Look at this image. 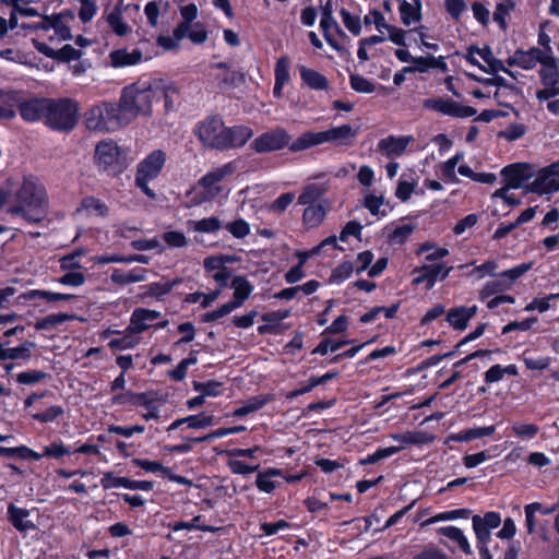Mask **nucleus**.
I'll list each match as a JSON object with an SVG mask.
<instances>
[{"label":"nucleus","mask_w":559,"mask_h":559,"mask_svg":"<svg viewBox=\"0 0 559 559\" xmlns=\"http://www.w3.org/2000/svg\"><path fill=\"white\" fill-rule=\"evenodd\" d=\"M289 140L290 136L284 129H275L254 139L251 148L257 153L277 151L286 146Z\"/></svg>","instance_id":"15"},{"label":"nucleus","mask_w":559,"mask_h":559,"mask_svg":"<svg viewBox=\"0 0 559 559\" xmlns=\"http://www.w3.org/2000/svg\"><path fill=\"white\" fill-rule=\"evenodd\" d=\"M364 22H365L366 25L374 24L376 28L379 32H382L389 25L385 22L384 16L382 15V13L379 12L378 10L371 11L368 15H366L364 17Z\"/></svg>","instance_id":"62"},{"label":"nucleus","mask_w":559,"mask_h":559,"mask_svg":"<svg viewBox=\"0 0 559 559\" xmlns=\"http://www.w3.org/2000/svg\"><path fill=\"white\" fill-rule=\"evenodd\" d=\"M350 86L359 93H372L374 91L373 84L358 74L350 75Z\"/></svg>","instance_id":"53"},{"label":"nucleus","mask_w":559,"mask_h":559,"mask_svg":"<svg viewBox=\"0 0 559 559\" xmlns=\"http://www.w3.org/2000/svg\"><path fill=\"white\" fill-rule=\"evenodd\" d=\"M348 342H337V341H333L331 338H324L323 341H321L319 343V345L316 347V349L313 352L321 354V355H326L330 352H336L337 349H340L342 346H344Z\"/></svg>","instance_id":"57"},{"label":"nucleus","mask_w":559,"mask_h":559,"mask_svg":"<svg viewBox=\"0 0 559 559\" xmlns=\"http://www.w3.org/2000/svg\"><path fill=\"white\" fill-rule=\"evenodd\" d=\"M197 135L204 146L224 151L243 146L253 136V131L247 126L226 127L215 116L199 124Z\"/></svg>","instance_id":"2"},{"label":"nucleus","mask_w":559,"mask_h":559,"mask_svg":"<svg viewBox=\"0 0 559 559\" xmlns=\"http://www.w3.org/2000/svg\"><path fill=\"white\" fill-rule=\"evenodd\" d=\"M447 556L435 546H428L412 559H444Z\"/></svg>","instance_id":"64"},{"label":"nucleus","mask_w":559,"mask_h":559,"mask_svg":"<svg viewBox=\"0 0 559 559\" xmlns=\"http://www.w3.org/2000/svg\"><path fill=\"white\" fill-rule=\"evenodd\" d=\"M300 78L305 84H307L312 90H326L329 86V81L324 75L319 73L316 70L308 69L305 66H299Z\"/></svg>","instance_id":"28"},{"label":"nucleus","mask_w":559,"mask_h":559,"mask_svg":"<svg viewBox=\"0 0 559 559\" xmlns=\"http://www.w3.org/2000/svg\"><path fill=\"white\" fill-rule=\"evenodd\" d=\"M64 13L48 16V32H53L52 35H49V40H69L72 38L71 29L64 22Z\"/></svg>","instance_id":"23"},{"label":"nucleus","mask_w":559,"mask_h":559,"mask_svg":"<svg viewBox=\"0 0 559 559\" xmlns=\"http://www.w3.org/2000/svg\"><path fill=\"white\" fill-rule=\"evenodd\" d=\"M413 141L414 138L412 135H389L379 141L378 150L386 157L400 156L405 152L407 145Z\"/></svg>","instance_id":"18"},{"label":"nucleus","mask_w":559,"mask_h":559,"mask_svg":"<svg viewBox=\"0 0 559 559\" xmlns=\"http://www.w3.org/2000/svg\"><path fill=\"white\" fill-rule=\"evenodd\" d=\"M36 297L44 298V299H46L48 301H60V300H68L72 296L71 295H67V294L51 293V292L38 290V289L31 290L27 294V298L28 299H34Z\"/></svg>","instance_id":"52"},{"label":"nucleus","mask_w":559,"mask_h":559,"mask_svg":"<svg viewBox=\"0 0 559 559\" xmlns=\"http://www.w3.org/2000/svg\"><path fill=\"white\" fill-rule=\"evenodd\" d=\"M84 124L92 131H114L126 124L123 112L120 109L119 103L112 104L103 102L88 108L84 114Z\"/></svg>","instance_id":"5"},{"label":"nucleus","mask_w":559,"mask_h":559,"mask_svg":"<svg viewBox=\"0 0 559 559\" xmlns=\"http://www.w3.org/2000/svg\"><path fill=\"white\" fill-rule=\"evenodd\" d=\"M97 166L109 175H117L121 171V154L114 141H102L95 150Z\"/></svg>","instance_id":"9"},{"label":"nucleus","mask_w":559,"mask_h":559,"mask_svg":"<svg viewBox=\"0 0 559 559\" xmlns=\"http://www.w3.org/2000/svg\"><path fill=\"white\" fill-rule=\"evenodd\" d=\"M530 191L538 194L559 191V160L538 171L530 186Z\"/></svg>","instance_id":"14"},{"label":"nucleus","mask_w":559,"mask_h":559,"mask_svg":"<svg viewBox=\"0 0 559 559\" xmlns=\"http://www.w3.org/2000/svg\"><path fill=\"white\" fill-rule=\"evenodd\" d=\"M162 239L169 248H185L189 243L186 235L178 230L165 231Z\"/></svg>","instance_id":"41"},{"label":"nucleus","mask_w":559,"mask_h":559,"mask_svg":"<svg viewBox=\"0 0 559 559\" xmlns=\"http://www.w3.org/2000/svg\"><path fill=\"white\" fill-rule=\"evenodd\" d=\"M230 286L234 289V300L231 301L239 308L251 295L253 286L245 276H236Z\"/></svg>","instance_id":"27"},{"label":"nucleus","mask_w":559,"mask_h":559,"mask_svg":"<svg viewBox=\"0 0 559 559\" xmlns=\"http://www.w3.org/2000/svg\"><path fill=\"white\" fill-rule=\"evenodd\" d=\"M400 13L402 22L407 26L418 22L420 19L419 3L413 4L405 0L401 1Z\"/></svg>","instance_id":"33"},{"label":"nucleus","mask_w":559,"mask_h":559,"mask_svg":"<svg viewBox=\"0 0 559 559\" xmlns=\"http://www.w3.org/2000/svg\"><path fill=\"white\" fill-rule=\"evenodd\" d=\"M236 170V162L226 163L205 174L199 180V186L204 189L209 198H215L222 192V187L219 186V182L223 181L226 177L231 176Z\"/></svg>","instance_id":"12"},{"label":"nucleus","mask_w":559,"mask_h":559,"mask_svg":"<svg viewBox=\"0 0 559 559\" xmlns=\"http://www.w3.org/2000/svg\"><path fill=\"white\" fill-rule=\"evenodd\" d=\"M0 98L7 105V108L14 109V106L19 107V104L23 102L22 94L16 91H0Z\"/></svg>","instance_id":"61"},{"label":"nucleus","mask_w":559,"mask_h":559,"mask_svg":"<svg viewBox=\"0 0 559 559\" xmlns=\"http://www.w3.org/2000/svg\"><path fill=\"white\" fill-rule=\"evenodd\" d=\"M312 146L311 132H305L290 144L289 150L293 152H299Z\"/></svg>","instance_id":"63"},{"label":"nucleus","mask_w":559,"mask_h":559,"mask_svg":"<svg viewBox=\"0 0 559 559\" xmlns=\"http://www.w3.org/2000/svg\"><path fill=\"white\" fill-rule=\"evenodd\" d=\"M143 58L142 51L140 49H133L131 51L127 49H117L112 50L109 53V61L114 68H122L134 66L141 62Z\"/></svg>","instance_id":"22"},{"label":"nucleus","mask_w":559,"mask_h":559,"mask_svg":"<svg viewBox=\"0 0 559 559\" xmlns=\"http://www.w3.org/2000/svg\"><path fill=\"white\" fill-rule=\"evenodd\" d=\"M535 97L539 106L545 105L550 114L559 116V72L540 82Z\"/></svg>","instance_id":"11"},{"label":"nucleus","mask_w":559,"mask_h":559,"mask_svg":"<svg viewBox=\"0 0 559 559\" xmlns=\"http://www.w3.org/2000/svg\"><path fill=\"white\" fill-rule=\"evenodd\" d=\"M423 106L427 109L455 118H468L477 112L475 108L461 105L450 98H427L424 100Z\"/></svg>","instance_id":"13"},{"label":"nucleus","mask_w":559,"mask_h":559,"mask_svg":"<svg viewBox=\"0 0 559 559\" xmlns=\"http://www.w3.org/2000/svg\"><path fill=\"white\" fill-rule=\"evenodd\" d=\"M182 424H187L190 428L193 429L206 428L214 424V417L212 415H201L179 418L169 426L168 430H175Z\"/></svg>","instance_id":"29"},{"label":"nucleus","mask_w":559,"mask_h":559,"mask_svg":"<svg viewBox=\"0 0 559 559\" xmlns=\"http://www.w3.org/2000/svg\"><path fill=\"white\" fill-rule=\"evenodd\" d=\"M341 16L345 27L355 36L361 32L360 17L358 15L350 14L346 9L341 10Z\"/></svg>","instance_id":"46"},{"label":"nucleus","mask_w":559,"mask_h":559,"mask_svg":"<svg viewBox=\"0 0 559 559\" xmlns=\"http://www.w3.org/2000/svg\"><path fill=\"white\" fill-rule=\"evenodd\" d=\"M210 76L215 82L219 91H228L230 88L240 86L245 83V73L237 70H231L227 62H217L211 64Z\"/></svg>","instance_id":"10"},{"label":"nucleus","mask_w":559,"mask_h":559,"mask_svg":"<svg viewBox=\"0 0 559 559\" xmlns=\"http://www.w3.org/2000/svg\"><path fill=\"white\" fill-rule=\"evenodd\" d=\"M73 318V316L67 313L50 314L36 323L37 330L48 329L49 326L61 324Z\"/></svg>","instance_id":"48"},{"label":"nucleus","mask_w":559,"mask_h":559,"mask_svg":"<svg viewBox=\"0 0 559 559\" xmlns=\"http://www.w3.org/2000/svg\"><path fill=\"white\" fill-rule=\"evenodd\" d=\"M495 432V426L477 427L460 432L457 440L471 441L473 439H479L483 437L491 436Z\"/></svg>","instance_id":"42"},{"label":"nucleus","mask_w":559,"mask_h":559,"mask_svg":"<svg viewBox=\"0 0 559 559\" xmlns=\"http://www.w3.org/2000/svg\"><path fill=\"white\" fill-rule=\"evenodd\" d=\"M81 209L87 213H97L100 216H105L108 213L107 205L99 199L88 197L82 200Z\"/></svg>","instance_id":"44"},{"label":"nucleus","mask_w":559,"mask_h":559,"mask_svg":"<svg viewBox=\"0 0 559 559\" xmlns=\"http://www.w3.org/2000/svg\"><path fill=\"white\" fill-rule=\"evenodd\" d=\"M418 271H425L429 275L428 289L432 288L436 281L444 280L452 271V266H447L443 263L426 264L419 267Z\"/></svg>","instance_id":"31"},{"label":"nucleus","mask_w":559,"mask_h":559,"mask_svg":"<svg viewBox=\"0 0 559 559\" xmlns=\"http://www.w3.org/2000/svg\"><path fill=\"white\" fill-rule=\"evenodd\" d=\"M82 57V52L71 45H64L61 49L56 50V60L68 62L71 60H78Z\"/></svg>","instance_id":"54"},{"label":"nucleus","mask_w":559,"mask_h":559,"mask_svg":"<svg viewBox=\"0 0 559 559\" xmlns=\"http://www.w3.org/2000/svg\"><path fill=\"white\" fill-rule=\"evenodd\" d=\"M472 524H473L474 533L477 538V545L488 544V542L490 540V537H491L490 528L485 526L480 522V516L474 515L472 519Z\"/></svg>","instance_id":"45"},{"label":"nucleus","mask_w":559,"mask_h":559,"mask_svg":"<svg viewBox=\"0 0 559 559\" xmlns=\"http://www.w3.org/2000/svg\"><path fill=\"white\" fill-rule=\"evenodd\" d=\"M63 413L64 409L61 406L53 405L43 413L34 414L33 418L40 423H49L55 420L57 417L61 416Z\"/></svg>","instance_id":"56"},{"label":"nucleus","mask_w":559,"mask_h":559,"mask_svg":"<svg viewBox=\"0 0 559 559\" xmlns=\"http://www.w3.org/2000/svg\"><path fill=\"white\" fill-rule=\"evenodd\" d=\"M47 105L48 98L23 99L19 104L20 115L25 121L34 122L40 119L46 121Z\"/></svg>","instance_id":"17"},{"label":"nucleus","mask_w":559,"mask_h":559,"mask_svg":"<svg viewBox=\"0 0 559 559\" xmlns=\"http://www.w3.org/2000/svg\"><path fill=\"white\" fill-rule=\"evenodd\" d=\"M160 317V312L150 309H135L131 317V329L134 332H142L153 325V322Z\"/></svg>","instance_id":"24"},{"label":"nucleus","mask_w":559,"mask_h":559,"mask_svg":"<svg viewBox=\"0 0 559 559\" xmlns=\"http://www.w3.org/2000/svg\"><path fill=\"white\" fill-rule=\"evenodd\" d=\"M180 283H181L180 278H175L171 282L152 283L146 286L145 295L151 296V297L164 296V295L168 294L173 289L174 286H176Z\"/></svg>","instance_id":"36"},{"label":"nucleus","mask_w":559,"mask_h":559,"mask_svg":"<svg viewBox=\"0 0 559 559\" xmlns=\"http://www.w3.org/2000/svg\"><path fill=\"white\" fill-rule=\"evenodd\" d=\"M501 175L504 177L508 187L518 189L533 177L534 171L531 165L519 163L504 167Z\"/></svg>","instance_id":"16"},{"label":"nucleus","mask_w":559,"mask_h":559,"mask_svg":"<svg viewBox=\"0 0 559 559\" xmlns=\"http://www.w3.org/2000/svg\"><path fill=\"white\" fill-rule=\"evenodd\" d=\"M413 230L414 227L409 224L399 226L391 233L390 239L395 243H403L409 237Z\"/></svg>","instance_id":"60"},{"label":"nucleus","mask_w":559,"mask_h":559,"mask_svg":"<svg viewBox=\"0 0 559 559\" xmlns=\"http://www.w3.org/2000/svg\"><path fill=\"white\" fill-rule=\"evenodd\" d=\"M330 142L344 143L347 140L354 139L357 135V131L349 124H343L329 129Z\"/></svg>","instance_id":"35"},{"label":"nucleus","mask_w":559,"mask_h":559,"mask_svg":"<svg viewBox=\"0 0 559 559\" xmlns=\"http://www.w3.org/2000/svg\"><path fill=\"white\" fill-rule=\"evenodd\" d=\"M477 306L453 308L448 312L447 321L455 330H465L468 321L477 313Z\"/></svg>","instance_id":"21"},{"label":"nucleus","mask_w":559,"mask_h":559,"mask_svg":"<svg viewBox=\"0 0 559 559\" xmlns=\"http://www.w3.org/2000/svg\"><path fill=\"white\" fill-rule=\"evenodd\" d=\"M302 224L308 228L320 226L326 215L329 201H320L318 204L305 205Z\"/></svg>","instance_id":"20"},{"label":"nucleus","mask_w":559,"mask_h":559,"mask_svg":"<svg viewBox=\"0 0 559 559\" xmlns=\"http://www.w3.org/2000/svg\"><path fill=\"white\" fill-rule=\"evenodd\" d=\"M507 63L510 67L516 66L524 70H533L539 64V83L559 72V59L552 49L542 50L538 47L527 50L518 49L507 59Z\"/></svg>","instance_id":"4"},{"label":"nucleus","mask_w":559,"mask_h":559,"mask_svg":"<svg viewBox=\"0 0 559 559\" xmlns=\"http://www.w3.org/2000/svg\"><path fill=\"white\" fill-rule=\"evenodd\" d=\"M79 105L70 98H48L45 123L57 131H71L78 122Z\"/></svg>","instance_id":"6"},{"label":"nucleus","mask_w":559,"mask_h":559,"mask_svg":"<svg viewBox=\"0 0 559 559\" xmlns=\"http://www.w3.org/2000/svg\"><path fill=\"white\" fill-rule=\"evenodd\" d=\"M226 229L236 238H245L250 234L249 224L241 218L228 223Z\"/></svg>","instance_id":"49"},{"label":"nucleus","mask_w":559,"mask_h":559,"mask_svg":"<svg viewBox=\"0 0 559 559\" xmlns=\"http://www.w3.org/2000/svg\"><path fill=\"white\" fill-rule=\"evenodd\" d=\"M532 266V262L522 263L510 270L501 272L496 280L486 283L480 290V298L486 299L496 293L510 289L514 282L530 271Z\"/></svg>","instance_id":"8"},{"label":"nucleus","mask_w":559,"mask_h":559,"mask_svg":"<svg viewBox=\"0 0 559 559\" xmlns=\"http://www.w3.org/2000/svg\"><path fill=\"white\" fill-rule=\"evenodd\" d=\"M189 224L197 233H215L222 228V222L214 216L200 221H190Z\"/></svg>","instance_id":"34"},{"label":"nucleus","mask_w":559,"mask_h":559,"mask_svg":"<svg viewBox=\"0 0 559 559\" xmlns=\"http://www.w3.org/2000/svg\"><path fill=\"white\" fill-rule=\"evenodd\" d=\"M166 157L165 153L157 150L147 155L139 165L135 176V183L151 199H155L156 194L148 187L147 182L155 179L164 167Z\"/></svg>","instance_id":"7"},{"label":"nucleus","mask_w":559,"mask_h":559,"mask_svg":"<svg viewBox=\"0 0 559 559\" xmlns=\"http://www.w3.org/2000/svg\"><path fill=\"white\" fill-rule=\"evenodd\" d=\"M329 182L316 183L311 182L306 185L298 197L299 205L318 204L320 201H328L323 195L329 191Z\"/></svg>","instance_id":"19"},{"label":"nucleus","mask_w":559,"mask_h":559,"mask_svg":"<svg viewBox=\"0 0 559 559\" xmlns=\"http://www.w3.org/2000/svg\"><path fill=\"white\" fill-rule=\"evenodd\" d=\"M218 388H219V383L214 382V381H210V382H206V383L197 382V381L193 382V389L197 392L202 393L204 396H216V395H218L219 394Z\"/></svg>","instance_id":"58"},{"label":"nucleus","mask_w":559,"mask_h":559,"mask_svg":"<svg viewBox=\"0 0 559 559\" xmlns=\"http://www.w3.org/2000/svg\"><path fill=\"white\" fill-rule=\"evenodd\" d=\"M35 347L32 342H25L19 347L0 348V360L5 359H28L31 357V349Z\"/></svg>","instance_id":"32"},{"label":"nucleus","mask_w":559,"mask_h":559,"mask_svg":"<svg viewBox=\"0 0 559 559\" xmlns=\"http://www.w3.org/2000/svg\"><path fill=\"white\" fill-rule=\"evenodd\" d=\"M8 515L13 526L21 532L35 528V524L27 519L29 511L26 509L10 504L8 508Z\"/></svg>","instance_id":"26"},{"label":"nucleus","mask_w":559,"mask_h":559,"mask_svg":"<svg viewBox=\"0 0 559 559\" xmlns=\"http://www.w3.org/2000/svg\"><path fill=\"white\" fill-rule=\"evenodd\" d=\"M512 430L519 437L533 438L539 429L534 424L516 423L512 426Z\"/></svg>","instance_id":"59"},{"label":"nucleus","mask_w":559,"mask_h":559,"mask_svg":"<svg viewBox=\"0 0 559 559\" xmlns=\"http://www.w3.org/2000/svg\"><path fill=\"white\" fill-rule=\"evenodd\" d=\"M266 402L267 399H265L264 396H253L246 401L242 406L236 408L234 415L238 417L246 416L250 413H253L262 408Z\"/></svg>","instance_id":"38"},{"label":"nucleus","mask_w":559,"mask_h":559,"mask_svg":"<svg viewBox=\"0 0 559 559\" xmlns=\"http://www.w3.org/2000/svg\"><path fill=\"white\" fill-rule=\"evenodd\" d=\"M47 373L40 370H28L16 376V380L22 384L38 383L46 378Z\"/></svg>","instance_id":"50"},{"label":"nucleus","mask_w":559,"mask_h":559,"mask_svg":"<svg viewBox=\"0 0 559 559\" xmlns=\"http://www.w3.org/2000/svg\"><path fill=\"white\" fill-rule=\"evenodd\" d=\"M516 4V0H503L497 4L496 11L493 13V20L497 22L502 29L507 27V15L514 10Z\"/></svg>","instance_id":"37"},{"label":"nucleus","mask_w":559,"mask_h":559,"mask_svg":"<svg viewBox=\"0 0 559 559\" xmlns=\"http://www.w3.org/2000/svg\"><path fill=\"white\" fill-rule=\"evenodd\" d=\"M167 5L168 3L163 2V0H153L146 3L144 8V14L147 19V23L151 26L156 27L158 25L160 8L164 7V9L166 10Z\"/></svg>","instance_id":"39"},{"label":"nucleus","mask_w":559,"mask_h":559,"mask_svg":"<svg viewBox=\"0 0 559 559\" xmlns=\"http://www.w3.org/2000/svg\"><path fill=\"white\" fill-rule=\"evenodd\" d=\"M147 270L143 267H136L129 272L116 269L110 275L112 283L118 285H127L131 283H139L146 280Z\"/></svg>","instance_id":"25"},{"label":"nucleus","mask_w":559,"mask_h":559,"mask_svg":"<svg viewBox=\"0 0 559 559\" xmlns=\"http://www.w3.org/2000/svg\"><path fill=\"white\" fill-rule=\"evenodd\" d=\"M289 78V59L281 57L275 66V82L286 84Z\"/></svg>","instance_id":"47"},{"label":"nucleus","mask_w":559,"mask_h":559,"mask_svg":"<svg viewBox=\"0 0 559 559\" xmlns=\"http://www.w3.org/2000/svg\"><path fill=\"white\" fill-rule=\"evenodd\" d=\"M102 486L105 489L124 487L128 488L130 479L127 477H116L111 473H107L100 480Z\"/></svg>","instance_id":"51"},{"label":"nucleus","mask_w":559,"mask_h":559,"mask_svg":"<svg viewBox=\"0 0 559 559\" xmlns=\"http://www.w3.org/2000/svg\"><path fill=\"white\" fill-rule=\"evenodd\" d=\"M81 8L79 10V17L82 22H90L97 11V5L92 0H80Z\"/></svg>","instance_id":"55"},{"label":"nucleus","mask_w":559,"mask_h":559,"mask_svg":"<svg viewBox=\"0 0 559 559\" xmlns=\"http://www.w3.org/2000/svg\"><path fill=\"white\" fill-rule=\"evenodd\" d=\"M107 22H108L110 28L118 36H126L131 31L130 26L123 21L122 16H121V13L118 12V11L111 12L107 16Z\"/></svg>","instance_id":"40"},{"label":"nucleus","mask_w":559,"mask_h":559,"mask_svg":"<svg viewBox=\"0 0 559 559\" xmlns=\"http://www.w3.org/2000/svg\"><path fill=\"white\" fill-rule=\"evenodd\" d=\"M178 96L179 90L175 83L163 79H150L126 86L122 90L119 106L130 123L140 115L150 117L153 104L162 98L165 111L173 110Z\"/></svg>","instance_id":"1"},{"label":"nucleus","mask_w":559,"mask_h":559,"mask_svg":"<svg viewBox=\"0 0 559 559\" xmlns=\"http://www.w3.org/2000/svg\"><path fill=\"white\" fill-rule=\"evenodd\" d=\"M320 26L324 32V37H325L326 41L331 46L337 48L336 44L331 39L329 33L331 29H335V32L340 35H345V33L340 27V25L337 24V22L333 17V15H322L321 21H320Z\"/></svg>","instance_id":"43"},{"label":"nucleus","mask_w":559,"mask_h":559,"mask_svg":"<svg viewBox=\"0 0 559 559\" xmlns=\"http://www.w3.org/2000/svg\"><path fill=\"white\" fill-rule=\"evenodd\" d=\"M16 204L8 212L28 223H40L46 216L47 197L44 186L34 176H25L15 192Z\"/></svg>","instance_id":"3"},{"label":"nucleus","mask_w":559,"mask_h":559,"mask_svg":"<svg viewBox=\"0 0 559 559\" xmlns=\"http://www.w3.org/2000/svg\"><path fill=\"white\" fill-rule=\"evenodd\" d=\"M438 533L441 534L442 536H445V537L450 538L451 540L457 543L460 548L466 555L472 554L471 545H469L467 538L465 537L464 533L462 532V530H460L459 527H455V526L440 527L438 530Z\"/></svg>","instance_id":"30"}]
</instances>
